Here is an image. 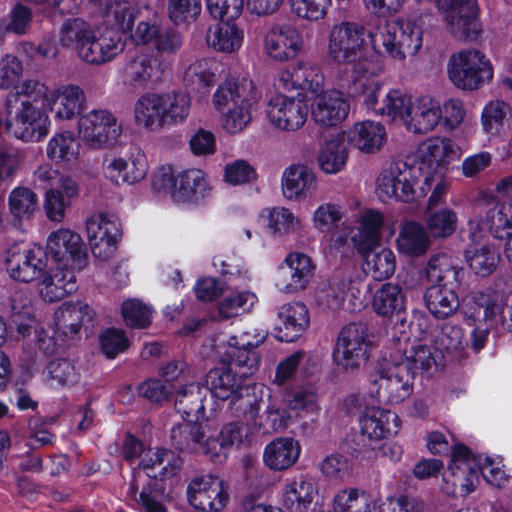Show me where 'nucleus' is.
<instances>
[{"mask_svg":"<svg viewBox=\"0 0 512 512\" xmlns=\"http://www.w3.org/2000/svg\"><path fill=\"white\" fill-rule=\"evenodd\" d=\"M58 42L64 48L76 50L86 63L96 65L113 60L125 47L117 29L94 26L82 18L66 19L59 29Z\"/></svg>","mask_w":512,"mask_h":512,"instance_id":"f257e3e1","label":"nucleus"},{"mask_svg":"<svg viewBox=\"0 0 512 512\" xmlns=\"http://www.w3.org/2000/svg\"><path fill=\"white\" fill-rule=\"evenodd\" d=\"M180 465V459L170 450L144 451L129 488V495L141 506L143 512H167L163 504L164 491L157 479L175 475Z\"/></svg>","mask_w":512,"mask_h":512,"instance_id":"f03ea898","label":"nucleus"},{"mask_svg":"<svg viewBox=\"0 0 512 512\" xmlns=\"http://www.w3.org/2000/svg\"><path fill=\"white\" fill-rule=\"evenodd\" d=\"M430 147L431 138L418 147L411 164L395 161L382 168L376 179L375 188L382 201L411 202L417 199L423 170L427 167V157L432 156Z\"/></svg>","mask_w":512,"mask_h":512,"instance_id":"7ed1b4c3","label":"nucleus"},{"mask_svg":"<svg viewBox=\"0 0 512 512\" xmlns=\"http://www.w3.org/2000/svg\"><path fill=\"white\" fill-rule=\"evenodd\" d=\"M370 47L380 55L381 47L386 54L398 61L418 54L423 44V28L417 20L399 19L392 23H379L369 29Z\"/></svg>","mask_w":512,"mask_h":512,"instance_id":"20e7f679","label":"nucleus"},{"mask_svg":"<svg viewBox=\"0 0 512 512\" xmlns=\"http://www.w3.org/2000/svg\"><path fill=\"white\" fill-rule=\"evenodd\" d=\"M257 100L251 81L221 85L213 95V104L222 113V128L229 134L243 131L252 120L251 109Z\"/></svg>","mask_w":512,"mask_h":512,"instance_id":"39448f33","label":"nucleus"},{"mask_svg":"<svg viewBox=\"0 0 512 512\" xmlns=\"http://www.w3.org/2000/svg\"><path fill=\"white\" fill-rule=\"evenodd\" d=\"M431 155L427 158L428 167L424 168L422 178L417 190V199L427 194L434 186L428 199V209H434L444 200L449 183L444 178V171L453 159L461 156L459 146L451 139L445 137L431 138Z\"/></svg>","mask_w":512,"mask_h":512,"instance_id":"423d86ee","label":"nucleus"},{"mask_svg":"<svg viewBox=\"0 0 512 512\" xmlns=\"http://www.w3.org/2000/svg\"><path fill=\"white\" fill-rule=\"evenodd\" d=\"M369 30L362 24L344 20L331 26L327 36L326 52L329 59L338 65L359 62L363 58L379 56L377 53L366 54L369 43Z\"/></svg>","mask_w":512,"mask_h":512,"instance_id":"0eeeda50","label":"nucleus"},{"mask_svg":"<svg viewBox=\"0 0 512 512\" xmlns=\"http://www.w3.org/2000/svg\"><path fill=\"white\" fill-rule=\"evenodd\" d=\"M414 372L401 362L384 359L370 378L369 392L378 402L398 404L413 392Z\"/></svg>","mask_w":512,"mask_h":512,"instance_id":"6e6552de","label":"nucleus"},{"mask_svg":"<svg viewBox=\"0 0 512 512\" xmlns=\"http://www.w3.org/2000/svg\"><path fill=\"white\" fill-rule=\"evenodd\" d=\"M153 188L169 192L176 202L201 201L212 195L213 186L207 174L200 169H188L177 176L171 167H162L153 177Z\"/></svg>","mask_w":512,"mask_h":512,"instance_id":"1a4fd4ad","label":"nucleus"},{"mask_svg":"<svg viewBox=\"0 0 512 512\" xmlns=\"http://www.w3.org/2000/svg\"><path fill=\"white\" fill-rule=\"evenodd\" d=\"M447 75L461 90H476L493 77L490 61L477 49H463L453 53L447 63Z\"/></svg>","mask_w":512,"mask_h":512,"instance_id":"9d476101","label":"nucleus"},{"mask_svg":"<svg viewBox=\"0 0 512 512\" xmlns=\"http://www.w3.org/2000/svg\"><path fill=\"white\" fill-rule=\"evenodd\" d=\"M384 72L381 56L363 58L350 67V75L340 79V87L353 96H362L367 108L377 113L378 94L383 82L378 77Z\"/></svg>","mask_w":512,"mask_h":512,"instance_id":"9b49d317","label":"nucleus"},{"mask_svg":"<svg viewBox=\"0 0 512 512\" xmlns=\"http://www.w3.org/2000/svg\"><path fill=\"white\" fill-rule=\"evenodd\" d=\"M77 133L87 147L100 150L117 142L122 125L110 110L95 108L79 116Z\"/></svg>","mask_w":512,"mask_h":512,"instance_id":"f8f14e48","label":"nucleus"},{"mask_svg":"<svg viewBox=\"0 0 512 512\" xmlns=\"http://www.w3.org/2000/svg\"><path fill=\"white\" fill-rule=\"evenodd\" d=\"M5 127L8 133L26 142H37L48 134V114L30 100H22L14 108L5 109Z\"/></svg>","mask_w":512,"mask_h":512,"instance_id":"ddd939ff","label":"nucleus"},{"mask_svg":"<svg viewBox=\"0 0 512 512\" xmlns=\"http://www.w3.org/2000/svg\"><path fill=\"white\" fill-rule=\"evenodd\" d=\"M479 482V470L467 447L454 446L447 470L443 473L442 490L453 497L471 493Z\"/></svg>","mask_w":512,"mask_h":512,"instance_id":"4468645a","label":"nucleus"},{"mask_svg":"<svg viewBox=\"0 0 512 512\" xmlns=\"http://www.w3.org/2000/svg\"><path fill=\"white\" fill-rule=\"evenodd\" d=\"M372 347L366 326L360 323L349 324L339 333L334 360L342 369H358L368 360Z\"/></svg>","mask_w":512,"mask_h":512,"instance_id":"2eb2a0df","label":"nucleus"},{"mask_svg":"<svg viewBox=\"0 0 512 512\" xmlns=\"http://www.w3.org/2000/svg\"><path fill=\"white\" fill-rule=\"evenodd\" d=\"M443 15L446 29L458 40H476L481 25L476 16V0H433Z\"/></svg>","mask_w":512,"mask_h":512,"instance_id":"dca6fc26","label":"nucleus"},{"mask_svg":"<svg viewBox=\"0 0 512 512\" xmlns=\"http://www.w3.org/2000/svg\"><path fill=\"white\" fill-rule=\"evenodd\" d=\"M495 191L507 201L497 203L487 211L485 224L495 238L505 239L504 256L512 263V174L501 178Z\"/></svg>","mask_w":512,"mask_h":512,"instance_id":"f3484780","label":"nucleus"},{"mask_svg":"<svg viewBox=\"0 0 512 512\" xmlns=\"http://www.w3.org/2000/svg\"><path fill=\"white\" fill-rule=\"evenodd\" d=\"M167 73L168 67L163 60L144 52L128 57L120 70L123 83L134 89L159 84Z\"/></svg>","mask_w":512,"mask_h":512,"instance_id":"a211bd4d","label":"nucleus"},{"mask_svg":"<svg viewBox=\"0 0 512 512\" xmlns=\"http://www.w3.org/2000/svg\"><path fill=\"white\" fill-rule=\"evenodd\" d=\"M189 503L203 512H219L228 503V486L218 476L206 474L194 477L187 487Z\"/></svg>","mask_w":512,"mask_h":512,"instance_id":"6ab92c4d","label":"nucleus"},{"mask_svg":"<svg viewBox=\"0 0 512 512\" xmlns=\"http://www.w3.org/2000/svg\"><path fill=\"white\" fill-rule=\"evenodd\" d=\"M50 256L61 269H81L85 265L86 252L79 234L67 228L52 232L46 243Z\"/></svg>","mask_w":512,"mask_h":512,"instance_id":"aec40b11","label":"nucleus"},{"mask_svg":"<svg viewBox=\"0 0 512 512\" xmlns=\"http://www.w3.org/2000/svg\"><path fill=\"white\" fill-rule=\"evenodd\" d=\"M312 259L300 252L289 253L278 267L275 284L284 293H296L307 288L314 277Z\"/></svg>","mask_w":512,"mask_h":512,"instance_id":"412c9836","label":"nucleus"},{"mask_svg":"<svg viewBox=\"0 0 512 512\" xmlns=\"http://www.w3.org/2000/svg\"><path fill=\"white\" fill-rule=\"evenodd\" d=\"M5 263L11 278L28 283L44 273L47 255L40 246L22 248L15 245L8 250Z\"/></svg>","mask_w":512,"mask_h":512,"instance_id":"4be33fe9","label":"nucleus"},{"mask_svg":"<svg viewBox=\"0 0 512 512\" xmlns=\"http://www.w3.org/2000/svg\"><path fill=\"white\" fill-rule=\"evenodd\" d=\"M267 116L277 129L293 132L299 130L308 117V106L303 97L274 96L268 103Z\"/></svg>","mask_w":512,"mask_h":512,"instance_id":"5701e85b","label":"nucleus"},{"mask_svg":"<svg viewBox=\"0 0 512 512\" xmlns=\"http://www.w3.org/2000/svg\"><path fill=\"white\" fill-rule=\"evenodd\" d=\"M303 44L301 33L290 24L273 25L263 38L264 52L279 62L295 58L302 50Z\"/></svg>","mask_w":512,"mask_h":512,"instance_id":"b1692460","label":"nucleus"},{"mask_svg":"<svg viewBox=\"0 0 512 512\" xmlns=\"http://www.w3.org/2000/svg\"><path fill=\"white\" fill-rule=\"evenodd\" d=\"M350 104L344 94L337 90L317 93L311 103L312 119L320 126H336L349 114Z\"/></svg>","mask_w":512,"mask_h":512,"instance_id":"393cba45","label":"nucleus"},{"mask_svg":"<svg viewBox=\"0 0 512 512\" xmlns=\"http://www.w3.org/2000/svg\"><path fill=\"white\" fill-rule=\"evenodd\" d=\"M47 106L56 119L72 120L85 109L86 95L79 85L63 84L51 91Z\"/></svg>","mask_w":512,"mask_h":512,"instance_id":"a878e982","label":"nucleus"},{"mask_svg":"<svg viewBox=\"0 0 512 512\" xmlns=\"http://www.w3.org/2000/svg\"><path fill=\"white\" fill-rule=\"evenodd\" d=\"M441 122L440 103L429 95L412 100L404 127L413 134H427Z\"/></svg>","mask_w":512,"mask_h":512,"instance_id":"bb28decb","label":"nucleus"},{"mask_svg":"<svg viewBox=\"0 0 512 512\" xmlns=\"http://www.w3.org/2000/svg\"><path fill=\"white\" fill-rule=\"evenodd\" d=\"M390 358L401 362L414 374L417 370H429L436 362L428 345L411 340L406 334L393 342Z\"/></svg>","mask_w":512,"mask_h":512,"instance_id":"cd10ccee","label":"nucleus"},{"mask_svg":"<svg viewBox=\"0 0 512 512\" xmlns=\"http://www.w3.org/2000/svg\"><path fill=\"white\" fill-rule=\"evenodd\" d=\"M104 175L113 183L134 184L145 178L148 172L146 156L137 152L128 159L121 157L106 158L103 163Z\"/></svg>","mask_w":512,"mask_h":512,"instance_id":"c85d7f7f","label":"nucleus"},{"mask_svg":"<svg viewBox=\"0 0 512 512\" xmlns=\"http://www.w3.org/2000/svg\"><path fill=\"white\" fill-rule=\"evenodd\" d=\"M278 87L290 91L300 89L319 93L324 86V75L320 68L309 62H298L291 69L278 75Z\"/></svg>","mask_w":512,"mask_h":512,"instance_id":"c756f323","label":"nucleus"},{"mask_svg":"<svg viewBox=\"0 0 512 512\" xmlns=\"http://www.w3.org/2000/svg\"><path fill=\"white\" fill-rule=\"evenodd\" d=\"M346 282L343 280H332L322 282L316 289L315 299L318 305L337 310L343 308L348 311L360 310L363 301L356 296L353 288L346 289Z\"/></svg>","mask_w":512,"mask_h":512,"instance_id":"7c9ffc66","label":"nucleus"},{"mask_svg":"<svg viewBox=\"0 0 512 512\" xmlns=\"http://www.w3.org/2000/svg\"><path fill=\"white\" fill-rule=\"evenodd\" d=\"M361 434L370 440H382L396 435L400 428L398 415L379 407L367 408L359 418Z\"/></svg>","mask_w":512,"mask_h":512,"instance_id":"2f4dec72","label":"nucleus"},{"mask_svg":"<svg viewBox=\"0 0 512 512\" xmlns=\"http://www.w3.org/2000/svg\"><path fill=\"white\" fill-rule=\"evenodd\" d=\"M248 428L245 424L231 422L223 426L217 437H208L206 456L213 462L221 463L228 455L232 446L248 444Z\"/></svg>","mask_w":512,"mask_h":512,"instance_id":"473e14b6","label":"nucleus"},{"mask_svg":"<svg viewBox=\"0 0 512 512\" xmlns=\"http://www.w3.org/2000/svg\"><path fill=\"white\" fill-rule=\"evenodd\" d=\"M348 143L365 154L378 152L386 142L385 127L376 121L355 123L347 132Z\"/></svg>","mask_w":512,"mask_h":512,"instance_id":"72a5a7b5","label":"nucleus"},{"mask_svg":"<svg viewBox=\"0 0 512 512\" xmlns=\"http://www.w3.org/2000/svg\"><path fill=\"white\" fill-rule=\"evenodd\" d=\"M79 195V186L73 178H62L61 187L49 188L44 197V210L53 222H62L71 201Z\"/></svg>","mask_w":512,"mask_h":512,"instance_id":"f704fd0d","label":"nucleus"},{"mask_svg":"<svg viewBox=\"0 0 512 512\" xmlns=\"http://www.w3.org/2000/svg\"><path fill=\"white\" fill-rule=\"evenodd\" d=\"M316 189L315 173L305 165L288 167L282 176V191L288 200L299 201L311 195Z\"/></svg>","mask_w":512,"mask_h":512,"instance_id":"c9c22d12","label":"nucleus"},{"mask_svg":"<svg viewBox=\"0 0 512 512\" xmlns=\"http://www.w3.org/2000/svg\"><path fill=\"white\" fill-rule=\"evenodd\" d=\"M300 452L298 441L290 437H279L266 445L263 462L271 470L283 471L297 462Z\"/></svg>","mask_w":512,"mask_h":512,"instance_id":"e433bc0d","label":"nucleus"},{"mask_svg":"<svg viewBox=\"0 0 512 512\" xmlns=\"http://www.w3.org/2000/svg\"><path fill=\"white\" fill-rule=\"evenodd\" d=\"M317 494L315 480L301 475L285 485L282 504L291 512H307Z\"/></svg>","mask_w":512,"mask_h":512,"instance_id":"4c0bfd02","label":"nucleus"},{"mask_svg":"<svg viewBox=\"0 0 512 512\" xmlns=\"http://www.w3.org/2000/svg\"><path fill=\"white\" fill-rule=\"evenodd\" d=\"M208 395V387L199 382L181 386L176 392L175 408L184 418L199 421L205 417L204 402Z\"/></svg>","mask_w":512,"mask_h":512,"instance_id":"58836bf2","label":"nucleus"},{"mask_svg":"<svg viewBox=\"0 0 512 512\" xmlns=\"http://www.w3.org/2000/svg\"><path fill=\"white\" fill-rule=\"evenodd\" d=\"M75 282L72 270L50 268L38 284V293L45 302H57L75 290Z\"/></svg>","mask_w":512,"mask_h":512,"instance_id":"ea45409f","label":"nucleus"},{"mask_svg":"<svg viewBox=\"0 0 512 512\" xmlns=\"http://www.w3.org/2000/svg\"><path fill=\"white\" fill-rule=\"evenodd\" d=\"M363 256V271L377 281L390 278L396 269L394 252L381 244L358 250Z\"/></svg>","mask_w":512,"mask_h":512,"instance_id":"a19ab883","label":"nucleus"},{"mask_svg":"<svg viewBox=\"0 0 512 512\" xmlns=\"http://www.w3.org/2000/svg\"><path fill=\"white\" fill-rule=\"evenodd\" d=\"M430 244V236L420 223L405 221L401 224L396 238V248L400 254L419 257L428 251Z\"/></svg>","mask_w":512,"mask_h":512,"instance_id":"79ce46f5","label":"nucleus"},{"mask_svg":"<svg viewBox=\"0 0 512 512\" xmlns=\"http://www.w3.org/2000/svg\"><path fill=\"white\" fill-rule=\"evenodd\" d=\"M162 118L164 127L185 123L192 109L191 96L180 90L160 92Z\"/></svg>","mask_w":512,"mask_h":512,"instance_id":"37998d69","label":"nucleus"},{"mask_svg":"<svg viewBox=\"0 0 512 512\" xmlns=\"http://www.w3.org/2000/svg\"><path fill=\"white\" fill-rule=\"evenodd\" d=\"M457 287L458 285H431L426 289L424 295L425 304L435 318H448L458 310Z\"/></svg>","mask_w":512,"mask_h":512,"instance_id":"c03bdc74","label":"nucleus"},{"mask_svg":"<svg viewBox=\"0 0 512 512\" xmlns=\"http://www.w3.org/2000/svg\"><path fill=\"white\" fill-rule=\"evenodd\" d=\"M208 437L206 427L199 423H193L192 419L174 426L171 430V440L177 449L202 453L205 456Z\"/></svg>","mask_w":512,"mask_h":512,"instance_id":"a18cd8bd","label":"nucleus"},{"mask_svg":"<svg viewBox=\"0 0 512 512\" xmlns=\"http://www.w3.org/2000/svg\"><path fill=\"white\" fill-rule=\"evenodd\" d=\"M93 310L83 302H65L54 313L56 325L64 334H76L93 320Z\"/></svg>","mask_w":512,"mask_h":512,"instance_id":"49530a36","label":"nucleus"},{"mask_svg":"<svg viewBox=\"0 0 512 512\" xmlns=\"http://www.w3.org/2000/svg\"><path fill=\"white\" fill-rule=\"evenodd\" d=\"M278 318L282 323V341L293 342L308 327L310 317L307 307L302 302H290L278 310Z\"/></svg>","mask_w":512,"mask_h":512,"instance_id":"de8ad7c7","label":"nucleus"},{"mask_svg":"<svg viewBox=\"0 0 512 512\" xmlns=\"http://www.w3.org/2000/svg\"><path fill=\"white\" fill-rule=\"evenodd\" d=\"M243 40V31L228 21L210 26L206 33L207 45L223 53L238 51L242 46Z\"/></svg>","mask_w":512,"mask_h":512,"instance_id":"09e8293b","label":"nucleus"},{"mask_svg":"<svg viewBox=\"0 0 512 512\" xmlns=\"http://www.w3.org/2000/svg\"><path fill=\"white\" fill-rule=\"evenodd\" d=\"M243 378L231 366L214 368L207 375V383L210 385L209 392L220 400L231 401L244 386Z\"/></svg>","mask_w":512,"mask_h":512,"instance_id":"8fccbe9b","label":"nucleus"},{"mask_svg":"<svg viewBox=\"0 0 512 512\" xmlns=\"http://www.w3.org/2000/svg\"><path fill=\"white\" fill-rule=\"evenodd\" d=\"M134 119L137 125L149 129L164 128L160 92H146L134 104Z\"/></svg>","mask_w":512,"mask_h":512,"instance_id":"3c124183","label":"nucleus"},{"mask_svg":"<svg viewBox=\"0 0 512 512\" xmlns=\"http://www.w3.org/2000/svg\"><path fill=\"white\" fill-rule=\"evenodd\" d=\"M461 268L446 253L432 255L427 262L425 275L432 285H459Z\"/></svg>","mask_w":512,"mask_h":512,"instance_id":"603ef678","label":"nucleus"},{"mask_svg":"<svg viewBox=\"0 0 512 512\" xmlns=\"http://www.w3.org/2000/svg\"><path fill=\"white\" fill-rule=\"evenodd\" d=\"M384 225V215L378 210H366L358 220L357 233L353 242L357 250H367L380 244L381 231Z\"/></svg>","mask_w":512,"mask_h":512,"instance_id":"864d4df0","label":"nucleus"},{"mask_svg":"<svg viewBox=\"0 0 512 512\" xmlns=\"http://www.w3.org/2000/svg\"><path fill=\"white\" fill-rule=\"evenodd\" d=\"M89 3L101 15L113 16L119 32L131 30L136 18V9L130 0H89Z\"/></svg>","mask_w":512,"mask_h":512,"instance_id":"5fc2aeb1","label":"nucleus"},{"mask_svg":"<svg viewBox=\"0 0 512 512\" xmlns=\"http://www.w3.org/2000/svg\"><path fill=\"white\" fill-rule=\"evenodd\" d=\"M344 215L340 204L323 202L312 212L311 223L317 232L332 237L339 230Z\"/></svg>","mask_w":512,"mask_h":512,"instance_id":"6e6d98bb","label":"nucleus"},{"mask_svg":"<svg viewBox=\"0 0 512 512\" xmlns=\"http://www.w3.org/2000/svg\"><path fill=\"white\" fill-rule=\"evenodd\" d=\"M373 308L378 315L392 316L405 308L402 288L393 283L383 284L374 294Z\"/></svg>","mask_w":512,"mask_h":512,"instance_id":"4d7b16f0","label":"nucleus"},{"mask_svg":"<svg viewBox=\"0 0 512 512\" xmlns=\"http://www.w3.org/2000/svg\"><path fill=\"white\" fill-rule=\"evenodd\" d=\"M44 380L51 388H63L79 381V372L73 361L65 358L51 360L44 372Z\"/></svg>","mask_w":512,"mask_h":512,"instance_id":"13d9d810","label":"nucleus"},{"mask_svg":"<svg viewBox=\"0 0 512 512\" xmlns=\"http://www.w3.org/2000/svg\"><path fill=\"white\" fill-rule=\"evenodd\" d=\"M425 224V229L429 236L445 239L456 231L458 216L457 213L449 207L428 209Z\"/></svg>","mask_w":512,"mask_h":512,"instance_id":"bf43d9fd","label":"nucleus"},{"mask_svg":"<svg viewBox=\"0 0 512 512\" xmlns=\"http://www.w3.org/2000/svg\"><path fill=\"white\" fill-rule=\"evenodd\" d=\"M435 344L440 351L457 360L464 357L467 348L463 329L450 322L444 323L441 326V329L436 336Z\"/></svg>","mask_w":512,"mask_h":512,"instance_id":"052dcab7","label":"nucleus"},{"mask_svg":"<svg viewBox=\"0 0 512 512\" xmlns=\"http://www.w3.org/2000/svg\"><path fill=\"white\" fill-rule=\"evenodd\" d=\"M80 144L71 131L55 134L47 143V157L56 162H71L79 155Z\"/></svg>","mask_w":512,"mask_h":512,"instance_id":"680f3d73","label":"nucleus"},{"mask_svg":"<svg viewBox=\"0 0 512 512\" xmlns=\"http://www.w3.org/2000/svg\"><path fill=\"white\" fill-rule=\"evenodd\" d=\"M469 267L480 276H488L497 267L500 256L493 245L482 244L469 247L465 252Z\"/></svg>","mask_w":512,"mask_h":512,"instance_id":"e2e57ef3","label":"nucleus"},{"mask_svg":"<svg viewBox=\"0 0 512 512\" xmlns=\"http://www.w3.org/2000/svg\"><path fill=\"white\" fill-rule=\"evenodd\" d=\"M219 64L212 58H204L191 63L185 71L184 80L188 86L198 90L208 88L216 82Z\"/></svg>","mask_w":512,"mask_h":512,"instance_id":"0e129e2a","label":"nucleus"},{"mask_svg":"<svg viewBox=\"0 0 512 512\" xmlns=\"http://www.w3.org/2000/svg\"><path fill=\"white\" fill-rule=\"evenodd\" d=\"M348 149L339 140H330L320 149L318 163L326 174H336L343 170L348 160Z\"/></svg>","mask_w":512,"mask_h":512,"instance_id":"69168bd1","label":"nucleus"},{"mask_svg":"<svg viewBox=\"0 0 512 512\" xmlns=\"http://www.w3.org/2000/svg\"><path fill=\"white\" fill-rule=\"evenodd\" d=\"M263 394L264 391L262 387L244 385L234 398H232L230 406L238 415H248L255 421L259 416Z\"/></svg>","mask_w":512,"mask_h":512,"instance_id":"338daca9","label":"nucleus"},{"mask_svg":"<svg viewBox=\"0 0 512 512\" xmlns=\"http://www.w3.org/2000/svg\"><path fill=\"white\" fill-rule=\"evenodd\" d=\"M497 316H499L501 328L512 332V290L497 294L486 302V321L493 325L498 321Z\"/></svg>","mask_w":512,"mask_h":512,"instance_id":"774afa93","label":"nucleus"}]
</instances>
